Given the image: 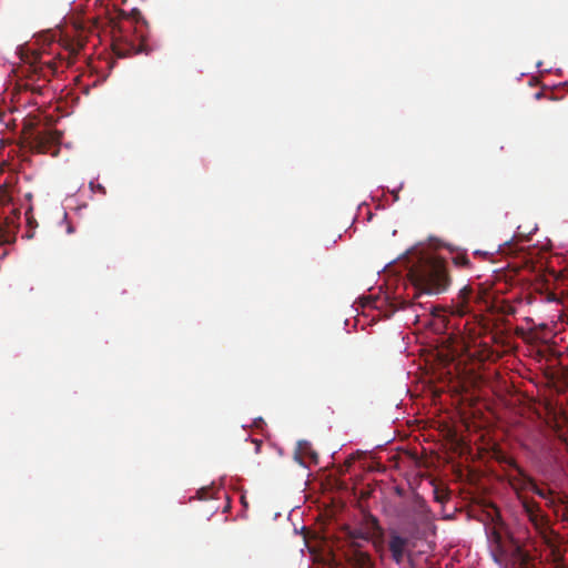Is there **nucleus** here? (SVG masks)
I'll return each mask as SVG.
<instances>
[{
    "mask_svg": "<svg viewBox=\"0 0 568 568\" xmlns=\"http://www.w3.org/2000/svg\"><path fill=\"white\" fill-rule=\"evenodd\" d=\"M409 278L422 294H440L450 285V277L444 261L437 257H430L419 261L409 271Z\"/></svg>",
    "mask_w": 568,
    "mask_h": 568,
    "instance_id": "obj_1",
    "label": "nucleus"
},
{
    "mask_svg": "<svg viewBox=\"0 0 568 568\" xmlns=\"http://www.w3.org/2000/svg\"><path fill=\"white\" fill-rule=\"evenodd\" d=\"M454 265L462 268H469L471 263L466 253H457L452 258Z\"/></svg>",
    "mask_w": 568,
    "mask_h": 568,
    "instance_id": "obj_15",
    "label": "nucleus"
},
{
    "mask_svg": "<svg viewBox=\"0 0 568 568\" xmlns=\"http://www.w3.org/2000/svg\"><path fill=\"white\" fill-rule=\"evenodd\" d=\"M256 447H255V452L258 453L260 452V448H261V442L258 440H254Z\"/></svg>",
    "mask_w": 568,
    "mask_h": 568,
    "instance_id": "obj_21",
    "label": "nucleus"
},
{
    "mask_svg": "<svg viewBox=\"0 0 568 568\" xmlns=\"http://www.w3.org/2000/svg\"><path fill=\"white\" fill-rule=\"evenodd\" d=\"M143 50L142 45L134 44L133 42H123L114 45V52L119 58H125L131 54L139 53Z\"/></svg>",
    "mask_w": 568,
    "mask_h": 568,
    "instance_id": "obj_12",
    "label": "nucleus"
},
{
    "mask_svg": "<svg viewBox=\"0 0 568 568\" xmlns=\"http://www.w3.org/2000/svg\"><path fill=\"white\" fill-rule=\"evenodd\" d=\"M530 490H531V491H534L536 495H538V496H539V497H541V498H546V496H547V495H546V493H545V490H544V489H540V488L536 485V483H535V481H534V485L531 486Z\"/></svg>",
    "mask_w": 568,
    "mask_h": 568,
    "instance_id": "obj_17",
    "label": "nucleus"
},
{
    "mask_svg": "<svg viewBox=\"0 0 568 568\" xmlns=\"http://www.w3.org/2000/svg\"><path fill=\"white\" fill-rule=\"evenodd\" d=\"M45 58H49V55L36 51L28 52L22 57L23 62L29 64L30 72L26 87L39 94L42 93L44 87L36 85L33 78L37 77L38 80L49 81L50 77H53L58 71V63L53 59Z\"/></svg>",
    "mask_w": 568,
    "mask_h": 568,
    "instance_id": "obj_2",
    "label": "nucleus"
},
{
    "mask_svg": "<svg viewBox=\"0 0 568 568\" xmlns=\"http://www.w3.org/2000/svg\"><path fill=\"white\" fill-rule=\"evenodd\" d=\"M8 201V195L6 193L0 194V204H3Z\"/></svg>",
    "mask_w": 568,
    "mask_h": 568,
    "instance_id": "obj_19",
    "label": "nucleus"
},
{
    "mask_svg": "<svg viewBox=\"0 0 568 568\" xmlns=\"http://www.w3.org/2000/svg\"><path fill=\"white\" fill-rule=\"evenodd\" d=\"M351 547L358 546L357 539L372 542L376 551H383L385 539L384 529L376 516L367 513L363 515L361 524L356 528L347 529Z\"/></svg>",
    "mask_w": 568,
    "mask_h": 568,
    "instance_id": "obj_3",
    "label": "nucleus"
},
{
    "mask_svg": "<svg viewBox=\"0 0 568 568\" xmlns=\"http://www.w3.org/2000/svg\"><path fill=\"white\" fill-rule=\"evenodd\" d=\"M521 505L524 511L528 516L529 520L536 528H542L545 526V516L541 514L538 503L532 499L521 498Z\"/></svg>",
    "mask_w": 568,
    "mask_h": 568,
    "instance_id": "obj_9",
    "label": "nucleus"
},
{
    "mask_svg": "<svg viewBox=\"0 0 568 568\" xmlns=\"http://www.w3.org/2000/svg\"><path fill=\"white\" fill-rule=\"evenodd\" d=\"M428 514L429 510L424 500L416 501L414 507L403 515V523L405 525L403 532L417 539L420 525L428 521Z\"/></svg>",
    "mask_w": 568,
    "mask_h": 568,
    "instance_id": "obj_6",
    "label": "nucleus"
},
{
    "mask_svg": "<svg viewBox=\"0 0 568 568\" xmlns=\"http://www.w3.org/2000/svg\"><path fill=\"white\" fill-rule=\"evenodd\" d=\"M61 140V133L52 129H37L30 132L27 141L31 151L37 153L57 152V146Z\"/></svg>",
    "mask_w": 568,
    "mask_h": 568,
    "instance_id": "obj_4",
    "label": "nucleus"
},
{
    "mask_svg": "<svg viewBox=\"0 0 568 568\" xmlns=\"http://www.w3.org/2000/svg\"><path fill=\"white\" fill-rule=\"evenodd\" d=\"M489 539L494 545L493 552L496 554H505L504 545H503V536L496 529L493 528L489 534Z\"/></svg>",
    "mask_w": 568,
    "mask_h": 568,
    "instance_id": "obj_13",
    "label": "nucleus"
},
{
    "mask_svg": "<svg viewBox=\"0 0 568 568\" xmlns=\"http://www.w3.org/2000/svg\"><path fill=\"white\" fill-rule=\"evenodd\" d=\"M515 551H516L517 559L520 561V564L527 565V562L530 559L529 554L527 551H525L519 545L515 546Z\"/></svg>",
    "mask_w": 568,
    "mask_h": 568,
    "instance_id": "obj_16",
    "label": "nucleus"
},
{
    "mask_svg": "<svg viewBox=\"0 0 568 568\" xmlns=\"http://www.w3.org/2000/svg\"><path fill=\"white\" fill-rule=\"evenodd\" d=\"M131 16L134 18L136 22H139L142 19L141 12L136 9H133L131 11Z\"/></svg>",
    "mask_w": 568,
    "mask_h": 568,
    "instance_id": "obj_18",
    "label": "nucleus"
},
{
    "mask_svg": "<svg viewBox=\"0 0 568 568\" xmlns=\"http://www.w3.org/2000/svg\"><path fill=\"white\" fill-rule=\"evenodd\" d=\"M97 190H98L100 193H102V194H105V193H106L105 187H104L103 185H101V184H98V185H97Z\"/></svg>",
    "mask_w": 568,
    "mask_h": 568,
    "instance_id": "obj_20",
    "label": "nucleus"
},
{
    "mask_svg": "<svg viewBox=\"0 0 568 568\" xmlns=\"http://www.w3.org/2000/svg\"><path fill=\"white\" fill-rule=\"evenodd\" d=\"M16 240V226L9 223V217H6L3 223H0V243L10 244Z\"/></svg>",
    "mask_w": 568,
    "mask_h": 568,
    "instance_id": "obj_11",
    "label": "nucleus"
},
{
    "mask_svg": "<svg viewBox=\"0 0 568 568\" xmlns=\"http://www.w3.org/2000/svg\"><path fill=\"white\" fill-rule=\"evenodd\" d=\"M353 550L349 554V561L356 567V568H369L372 566V559L368 552L362 551L359 549V545L352 547Z\"/></svg>",
    "mask_w": 568,
    "mask_h": 568,
    "instance_id": "obj_10",
    "label": "nucleus"
},
{
    "mask_svg": "<svg viewBox=\"0 0 568 568\" xmlns=\"http://www.w3.org/2000/svg\"><path fill=\"white\" fill-rule=\"evenodd\" d=\"M90 186H91V189H92V190H94V184H93V182H90Z\"/></svg>",
    "mask_w": 568,
    "mask_h": 568,
    "instance_id": "obj_23",
    "label": "nucleus"
},
{
    "mask_svg": "<svg viewBox=\"0 0 568 568\" xmlns=\"http://www.w3.org/2000/svg\"><path fill=\"white\" fill-rule=\"evenodd\" d=\"M297 455L298 457H311L317 458V454L313 450L312 445L306 440H300L297 444Z\"/></svg>",
    "mask_w": 568,
    "mask_h": 568,
    "instance_id": "obj_14",
    "label": "nucleus"
},
{
    "mask_svg": "<svg viewBox=\"0 0 568 568\" xmlns=\"http://www.w3.org/2000/svg\"><path fill=\"white\" fill-rule=\"evenodd\" d=\"M508 465L516 470V475L509 477L511 487L517 491L530 490L535 480L514 459H510Z\"/></svg>",
    "mask_w": 568,
    "mask_h": 568,
    "instance_id": "obj_8",
    "label": "nucleus"
},
{
    "mask_svg": "<svg viewBox=\"0 0 568 568\" xmlns=\"http://www.w3.org/2000/svg\"><path fill=\"white\" fill-rule=\"evenodd\" d=\"M73 232V227L71 225H68V233H72Z\"/></svg>",
    "mask_w": 568,
    "mask_h": 568,
    "instance_id": "obj_22",
    "label": "nucleus"
},
{
    "mask_svg": "<svg viewBox=\"0 0 568 568\" xmlns=\"http://www.w3.org/2000/svg\"><path fill=\"white\" fill-rule=\"evenodd\" d=\"M475 298H478V296L475 295L471 286H464L452 301L450 314L459 317L469 314L471 312L470 303Z\"/></svg>",
    "mask_w": 568,
    "mask_h": 568,
    "instance_id": "obj_7",
    "label": "nucleus"
},
{
    "mask_svg": "<svg viewBox=\"0 0 568 568\" xmlns=\"http://www.w3.org/2000/svg\"><path fill=\"white\" fill-rule=\"evenodd\" d=\"M415 539L406 534H400L397 529L388 530L387 548L390 559L398 566L404 562L406 556H410L415 547Z\"/></svg>",
    "mask_w": 568,
    "mask_h": 568,
    "instance_id": "obj_5",
    "label": "nucleus"
}]
</instances>
